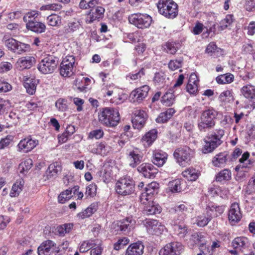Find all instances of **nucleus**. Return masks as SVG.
<instances>
[{"mask_svg": "<svg viewBox=\"0 0 255 255\" xmlns=\"http://www.w3.org/2000/svg\"><path fill=\"white\" fill-rule=\"evenodd\" d=\"M223 135V130L220 129L217 131L209 133L204 138V144L202 148V152L204 154L213 152L222 143L221 138Z\"/></svg>", "mask_w": 255, "mask_h": 255, "instance_id": "f257e3e1", "label": "nucleus"}, {"mask_svg": "<svg viewBox=\"0 0 255 255\" xmlns=\"http://www.w3.org/2000/svg\"><path fill=\"white\" fill-rule=\"evenodd\" d=\"M99 120L101 124L106 126L115 127L120 122V114L116 109L107 108L99 114Z\"/></svg>", "mask_w": 255, "mask_h": 255, "instance_id": "f03ea898", "label": "nucleus"}, {"mask_svg": "<svg viewBox=\"0 0 255 255\" xmlns=\"http://www.w3.org/2000/svg\"><path fill=\"white\" fill-rule=\"evenodd\" d=\"M216 112L213 109L204 111L198 120V128L200 131H206L215 125Z\"/></svg>", "mask_w": 255, "mask_h": 255, "instance_id": "7ed1b4c3", "label": "nucleus"}, {"mask_svg": "<svg viewBox=\"0 0 255 255\" xmlns=\"http://www.w3.org/2000/svg\"><path fill=\"white\" fill-rule=\"evenodd\" d=\"M157 6L160 14L166 18L173 19L178 15V5L173 0H159Z\"/></svg>", "mask_w": 255, "mask_h": 255, "instance_id": "20e7f679", "label": "nucleus"}, {"mask_svg": "<svg viewBox=\"0 0 255 255\" xmlns=\"http://www.w3.org/2000/svg\"><path fill=\"white\" fill-rule=\"evenodd\" d=\"M134 181L130 176H124L118 180L116 184L117 192L121 195L126 196L134 191Z\"/></svg>", "mask_w": 255, "mask_h": 255, "instance_id": "39448f33", "label": "nucleus"}, {"mask_svg": "<svg viewBox=\"0 0 255 255\" xmlns=\"http://www.w3.org/2000/svg\"><path fill=\"white\" fill-rule=\"evenodd\" d=\"M194 155V150L187 146L177 148L173 153L176 162L181 166H185L186 164H189Z\"/></svg>", "mask_w": 255, "mask_h": 255, "instance_id": "423d86ee", "label": "nucleus"}, {"mask_svg": "<svg viewBox=\"0 0 255 255\" xmlns=\"http://www.w3.org/2000/svg\"><path fill=\"white\" fill-rule=\"evenodd\" d=\"M57 64V58L53 55H48L41 60L37 68L42 74H51L56 69Z\"/></svg>", "mask_w": 255, "mask_h": 255, "instance_id": "0eeeda50", "label": "nucleus"}, {"mask_svg": "<svg viewBox=\"0 0 255 255\" xmlns=\"http://www.w3.org/2000/svg\"><path fill=\"white\" fill-rule=\"evenodd\" d=\"M129 22L138 28L148 27L152 21V18L147 14L140 13H133L128 17Z\"/></svg>", "mask_w": 255, "mask_h": 255, "instance_id": "6e6552de", "label": "nucleus"}, {"mask_svg": "<svg viewBox=\"0 0 255 255\" xmlns=\"http://www.w3.org/2000/svg\"><path fill=\"white\" fill-rule=\"evenodd\" d=\"M75 66V57L73 55L66 56L60 64V73L61 75L64 77L71 76L74 73Z\"/></svg>", "mask_w": 255, "mask_h": 255, "instance_id": "1a4fd4ad", "label": "nucleus"}, {"mask_svg": "<svg viewBox=\"0 0 255 255\" xmlns=\"http://www.w3.org/2000/svg\"><path fill=\"white\" fill-rule=\"evenodd\" d=\"M142 223L149 234L159 235L165 229L164 226L156 220L146 219L142 221Z\"/></svg>", "mask_w": 255, "mask_h": 255, "instance_id": "9d476101", "label": "nucleus"}, {"mask_svg": "<svg viewBox=\"0 0 255 255\" xmlns=\"http://www.w3.org/2000/svg\"><path fill=\"white\" fill-rule=\"evenodd\" d=\"M184 246L181 243L172 242L166 244L159 252V255H180L183 251Z\"/></svg>", "mask_w": 255, "mask_h": 255, "instance_id": "9b49d317", "label": "nucleus"}, {"mask_svg": "<svg viewBox=\"0 0 255 255\" xmlns=\"http://www.w3.org/2000/svg\"><path fill=\"white\" fill-rule=\"evenodd\" d=\"M39 144V141L28 136L20 140L17 145V151L23 153L31 151Z\"/></svg>", "mask_w": 255, "mask_h": 255, "instance_id": "f8f14e48", "label": "nucleus"}, {"mask_svg": "<svg viewBox=\"0 0 255 255\" xmlns=\"http://www.w3.org/2000/svg\"><path fill=\"white\" fill-rule=\"evenodd\" d=\"M159 185L155 182H152L148 184L145 188L144 191L141 193L140 196V202L145 204L148 200H151L154 195L158 192Z\"/></svg>", "mask_w": 255, "mask_h": 255, "instance_id": "ddd939ff", "label": "nucleus"}, {"mask_svg": "<svg viewBox=\"0 0 255 255\" xmlns=\"http://www.w3.org/2000/svg\"><path fill=\"white\" fill-rule=\"evenodd\" d=\"M228 215L229 222L232 226L235 225L241 221L242 214L238 203H234L231 204Z\"/></svg>", "mask_w": 255, "mask_h": 255, "instance_id": "4468645a", "label": "nucleus"}, {"mask_svg": "<svg viewBox=\"0 0 255 255\" xmlns=\"http://www.w3.org/2000/svg\"><path fill=\"white\" fill-rule=\"evenodd\" d=\"M150 88L145 85L132 91L130 95V100L133 103H141L147 96Z\"/></svg>", "mask_w": 255, "mask_h": 255, "instance_id": "2eb2a0df", "label": "nucleus"}, {"mask_svg": "<svg viewBox=\"0 0 255 255\" xmlns=\"http://www.w3.org/2000/svg\"><path fill=\"white\" fill-rule=\"evenodd\" d=\"M134 117L132 120V126L134 129H141L144 126L147 119L146 113L140 109L134 112Z\"/></svg>", "mask_w": 255, "mask_h": 255, "instance_id": "dca6fc26", "label": "nucleus"}, {"mask_svg": "<svg viewBox=\"0 0 255 255\" xmlns=\"http://www.w3.org/2000/svg\"><path fill=\"white\" fill-rule=\"evenodd\" d=\"M136 221L132 217H128L118 222L120 230L125 234H129L135 228Z\"/></svg>", "mask_w": 255, "mask_h": 255, "instance_id": "f3484780", "label": "nucleus"}, {"mask_svg": "<svg viewBox=\"0 0 255 255\" xmlns=\"http://www.w3.org/2000/svg\"><path fill=\"white\" fill-rule=\"evenodd\" d=\"M105 8L101 6L93 7L86 18V22L87 23H91L95 21H100L104 16Z\"/></svg>", "mask_w": 255, "mask_h": 255, "instance_id": "a211bd4d", "label": "nucleus"}, {"mask_svg": "<svg viewBox=\"0 0 255 255\" xmlns=\"http://www.w3.org/2000/svg\"><path fill=\"white\" fill-rule=\"evenodd\" d=\"M216 211V208H206V213L199 215L196 219V223L198 227H203L206 226L211 220L213 217L218 216V214L213 215L212 213L214 210Z\"/></svg>", "mask_w": 255, "mask_h": 255, "instance_id": "6ab92c4d", "label": "nucleus"}, {"mask_svg": "<svg viewBox=\"0 0 255 255\" xmlns=\"http://www.w3.org/2000/svg\"><path fill=\"white\" fill-rule=\"evenodd\" d=\"M56 244L52 241L46 240L42 242L37 249L38 255H50L56 252Z\"/></svg>", "mask_w": 255, "mask_h": 255, "instance_id": "aec40b11", "label": "nucleus"}, {"mask_svg": "<svg viewBox=\"0 0 255 255\" xmlns=\"http://www.w3.org/2000/svg\"><path fill=\"white\" fill-rule=\"evenodd\" d=\"M144 177L153 178L157 173V169L152 164L148 163H142L137 168Z\"/></svg>", "mask_w": 255, "mask_h": 255, "instance_id": "412c9836", "label": "nucleus"}, {"mask_svg": "<svg viewBox=\"0 0 255 255\" xmlns=\"http://www.w3.org/2000/svg\"><path fill=\"white\" fill-rule=\"evenodd\" d=\"M168 154L160 149H155L152 151V161L158 167H162L166 162Z\"/></svg>", "mask_w": 255, "mask_h": 255, "instance_id": "4be33fe9", "label": "nucleus"}, {"mask_svg": "<svg viewBox=\"0 0 255 255\" xmlns=\"http://www.w3.org/2000/svg\"><path fill=\"white\" fill-rule=\"evenodd\" d=\"M88 150L94 154L105 155L109 152V146L106 145L105 142H97L94 144L89 145Z\"/></svg>", "mask_w": 255, "mask_h": 255, "instance_id": "5701e85b", "label": "nucleus"}, {"mask_svg": "<svg viewBox=\"0 0 255 255\" xmlns=\"http://www.w3.org/2000/svg\"><path fill=\"white\" fill-rule=\"evenodd\" d=\"M232 246L234 249L243 251L244 250L248 248L250 245L249 240L244 236L237 237L232 242Z\"/></svg>", "mask_w": 255, "mask_h": 255, "instance_id": "b1692460", "label": "nucleus"}, {"mask_svg": "<svg viewBox=\"0 0 255 255\" xmlns=\"http://www.w3.org/2000/svg\"><path fill=\"white\" fill-rule=\"evenodd\" d=\"M61 166L58 162L51 164L43 175V179L45 181L57 177L58 173L61 171Z\"/></svg>", "mask_w": 255, "mask_h": 255, "instance_id": "393cba45", "label": "nucleus"}, {"mask_svg": "<svg viewBox=\"0 0 255 255\" xmlns=\"http://www.w3.org/2000/svg\"><path fill=\"white\" fill-rule=\"evenodd\" d=\"M142 157V154L137 150L129 151L128 155L129 166L133 168L135 167L141 162Z\"/></svg>", "mask_w": 255, "mask_h": 255, "instance_id": "a878e982", "label": "nucleus"}, {"mask_svg": "<svg viewBox=\"0 0 255 255\" xmlns=\"http://www.w3.org/2000/svg\"><path fill=\"white\" fill-rule=\"evenodd\" d=\"M199 79L195 73H192L189 77L186 89L187 92L190 94H195L198 90Z\"/></svg>", "mask_w": 255, "mask_h": 255, "instance_id": "bb28decb", "label": "nucleus"}, {"mask_svg": "<svg viewBox=\"0 0 255 255\" xmlns=\"http://www.w3.org/2000/svg\"><path fill=\"white\" fill-rule=\"evenodd\" d=\"M35 63V58L31 56L22 57L18 60L16 65L17 69L22 70L29 69Z\"/></svg>", "mask_w": 255, "mask_h": 255, "instance_id": "cd10ccee", "label": "nucleus"}, {"mask_svg": "<svg viewBox=\"0 0 255 255\" xmlns=\"http://www.w3.org/2000/svg\"><path fill=\"white\" fill-rule=\"evenodd\" d=\"M144 246L142 243L138 242L129 246L126 250V255H142Z\"/></svg>", "mask_w": 255, "mask_h": 255, "instance_id": "c85d7f7f", "label": "nucleus"}, {"mask_svg": "<svg viewBox=\"0 0 255 255\" xmlns=\"http://www.w3.org/2000/svg\"><path fill=\"white\" fill-rule=\"evenodd\" d=\"M241 93L253 105L255 104V86L252 85L244 86L241 89Z\"/></svg>", "mask_w": 255, "mask_h": 255, "instance_id": "c756f323", "label": "nucleus"}, {"mask_svg": "<svg viewBox=\"0 0 255 255\" xmlns=\"http://www.w3.org/2000/svg\"><path fill=\"white\" fill-rule=\"evenodd\" d=\"M26 27L28 30H31L37 33L44 32L46 29L45 25L41 22L33 20L26 24Z\"/></svg>", "mask_w": 255, "mask_h": 255, "instance_id": "7c9ffc66", "label": "nucleus"}, {"mask_svg": "<svg viewBox=\"0 0 255 255\" xmlns=\"http://www.w3.org/2000/svg\"><path fill=\"white\" fill-rule=\"evenodd\" d=\"M157 137V130L152 129L146 132L142 138V141L144 146H150Z\"/></svg>", "mask_w": 255, "mask_h": 255, "instance_id": "2f4dec72", "label": "nucleus"}, {"mask_svg": "<svg viewBox=\"0 0 255 255\" xmlns=\"http://www.w3.org/2000/svg\"><path fill=\"white\" fill-rule=\"evenodd\" d=\"M162 211L161 206L154 202H149L143 210V214L146 215H153L159 214Z\"/></svg>", "mask_w": 255, "mask_h": 255, "instance_id": "473e14b6", "label": "nucleus"}, {"mask_svg": "<svg viewBox=\"0 0 255 255\" xmlns=\"http://www.w3.org/2000/svg\"><path fill=\"white\" fill-rule=\"evenodd\" d=\"M99 239H90L84 241L82 242L79 248V251L80 253H84L87 252L90 249L96 246V245L99 244Z\"/></svg>", "mask_w": 255, "mask_h": 255, "instance_id": "72a5a7b5", "label": "nucleus"}, {"mask_svg": "<svg viewBox=\"0 0 255 255\" xmlns=\"http://www.w3.org/2000/svg\"><path fill=\"white\" fill-rule=\"evenodd\" d=\"M79 189L78 186H75L71 189H67L62 193L58 197V201L59 203L63 204L69 200L72 197V192L75 194L76 191Z\"/></svg>", "mask_w": 255, "mask_h": 255, "instance_id": "f704fd0d", "label": "nucleus"}, {"mask_svg": "<svg viewBox=\"0 0 255 255\" xmlns=\"http://www.w3.org/2000/svg\"><path fill=\"white\" fill-rule=\"evenodd\" d=\"M36 85V80L33 78H26L24 80L23 86L26 89V92L29 95L35 93Z\"/></svg>", "mask_w": 255, "mask_h": 255, "instance_id": "c9c22d12", "label": "nucleus"}, {"mask_svg": "<svg viewBox=\"0 0 255 255\" xmlns=\"http://www.w3.org/2000/svg\"><path fill=\"white\" fill-rule=\"evenodd\" d=\"M200 172L196 169L189 167L185 170L182 173V176L189 181H195L199 176Z\"/></svg>", "mask_w": 255, "mask_h": 255, "instance_id": "e433bc0d", "label": "nucleus"}, {"mask_svg": "<svg viewBox=\"0 0 255 255\" xmlns=\"http://www.w3.org/2000/svg\"><path fill=\"white\" fill-rule=\"evenodd\" d=\"M194 210V208L192 205L187 203L181 204L175 207V211L178 214L185 217L188 214L191 213Z\"/></svg>", "mask_w": 255, "mask_h": 255, "instance_id": "4c0bfd02", "label": "nucleus"}, {"mask_svg": "<svg viewBox=\"0 0 255 255\" xmlns=\"http://www.w3.org/2000/svg\"><path fill=\"white\" fill-rule=\"evenodd\" d=\"M166 74L162 71L155 73L153 79L154 85L158 88L164 87L166 84Z\"/></svg>", "mask_w": 255, "mask_h": 255, "instance_id": "58836bf2", "label": "nucleus"}, {"mask_svg": "<svg viewBox=\"0 0 255 255\" xmlns=\"http://www.w3.org/2000/svg\"><path fill=\"white\" fill-rule=\"evenodd\" d=\"M175 113L173 108H169L165 112L161 113L156 119V122L158 123H164L167 122Z\"/></svg>", "mask_w": 255, "mask_h": 255, "instance_id": "ea45409f", "label": "nucleus"}, {"mask_svg": "<svg viewBox=\"0 0 255 255\" xmlns=\"http://www.w3.org/2000/svg\"><path fill=\"white\" fill-rule=\"evenodd\" d=\"M97 210V206L96 204H92L84 211L78 214L77 217L81 219L89 217Z\"/></svg>", "mask_w": 255, "mask_h": 255, "instance_id": "a19ab883", "label": "nucleus"}, {"mask_svg": "<svg viewBox=\"0 0 255 255\" xmlns=\"http://www.w3.org/2000/svg\"><path fill=\"white\" fill-rule=\"evenodd\" d=\"M183 180L176 179L169 182L168 184L169 190L172 193H178L181 191V184Z\"/></svg>", "mask_w": 255, "mask_h": 255, "instance_id": "79ce46f5", "label": "nucleus"}, {"mask_svg": "<svg viewBox=\"0 0 255 255\" xmlns=\"http://www.w3.org/2000/svg\"><path fill=\"white\" fill-rule=\"evenodd\" d=\"M24 181L22 179L17 180L13 185L10 192V196L11 197L18 196L21 192L23 187Z\"/></svg>", "mask_w": 255, "mask_h": 255, "instance_id": "37998d69", "label": "nucleus"}, {"mask_svg": "<svg viewBox=\"0 0 255 255\" xmlns=\"http://www.w3.org/2000/svg\"><path fill=\"white\" fill-rule=\"evenodd\" d=\"M73 228V224L72 223L64 224L58 226L56 228V232L57 234L61 237L64 236L66 234L70 233Z\"/></svg>", "mask_w": 255, "mask_h": 255, "instance_id": "c03bdc74", "label": "nucleus"}, {"mask_svg": "<svg viewBox=\"0 0 255 255\" xmlns=\"http://www.w3.org/2000/svg\"><path fill=\"white\" fill-rule=\"evenodd\" d=\"M33 161L30 158H27L22 161L18 166L19 172L24 174L27 172L32 166Z\"/></svg>", "mask_w": 255, "mask_h": 255, "instance_id": "a18cd8bd", "label": "nucleus"}, {"mask_svg": "<svg viewBox=\"0 0 255 255\" xmlns=\"http://www.w3.org/2000/svg\"><path fill=\"white\" fill-rule=\"evenodd\" d=\"M47 24L52 26H59L61 23V18L56 14H51L47 18Z\"/></svg>", "mask_w": 255, "mask_h": 255, "instance_id": "49530a36", "label": "nucleus"}, {"mask_svg": "<svg viewBox=\"0 0 255 255\" xmlns=\"http://www.w3.org/2000/svg\"><path fill=\"white\" fill-rule=\"evenodd\" d=\"M100 0H81L79 3V7L81 9H86L95 7Z\"/></svg>", "mask_w": 255, "mask_h": 255, "instance_id": "de8ad7c7", "label": "nucleus"}, {"mask_svg": "<svg viewBox=\"0 0 255 255\" xmlns=\"http://www.w3.org/2000/svg\"><path fill=\"white\" fill-rule=\"evenodd\" d=\"M174 229L175 234L180 238H184L187 234V228L183 225H175Z\"/></svg>", "mask_w": 255, "mask_h": 255, "instance_id": "09e8293b", "label": "nucleus"}, {"mask_svg": "<svg viewBox=\"0 0 255 255\" xmlns=\"http://www.w3.org/2000/svg\"><path fill=\"white\" fill-rule=\"evenodd\" d=\"M235 21L233 14H228L224 18V30L228 29L229 30L234 28Z\"/></svg>", "mask_w": 255, "mask_h": 255, "instance_id": "8fccbe9b", "label": "nucleus"}, {"mask_svg": "<svg viewBox=\"0 0 255 255\" xmlns=\"http://www.w3.org/2000/svg\"><path fill=\"white\" fill-rule=\"evenodd\" d=\"M250 156V153L249 152L247 151L243 153L242 156V157L240 159L239 161L240 163L236 167V170L239 171L244 168H247L248 163H245V161L248 160Z\"/></svg>", "mask_w": 255, "mask_h": 255, "instance_id": "3c124183", "label": "nucleus"}, {"mask_svg": "<svg viewBox=\"0 0 255 255\" xmlns=\"http://www.w3.org/2000/svg\"><path fill=\"white\" fill-rule=\"evenodd\" d=\"M174 95L172 93L167 92L162 97V102L166 106H172L174 102Z\"/></svg>", "mask_w": 255, "mask_h": 255, "instance_id": "603ef678", "label": "nucleus"}, {"mask_svg": "<svg viewBox=\"0 0 255 255\" xmlns=\"http://www.w3.org/2000/svg\"><path fill=\"white\" fill-rule=\"evenodd\" d=\"M145 74V70L143 68L140 69L138 72L134 73H129L126 77L128 80L134 81L136 80L140 79Z\"/></svg>", "mask_w": 255, "mask_h": 255, "instance_id": "864d4df0", "label": "nucleus"}, {"mask_svg": "<svg viewBox=\"0 0 255 255\" xmlns=\"http://www.w3.org/2000/svg\"><path fill=\"white\" fill-rule=\"evenodd\" d=\"M204 238L202 233H195L192 235L189 243L190 244V246H193L195 244L202 242Z\"/></svg>", "mask_w": 255, "mask_h": 255, "instance_id": "5fc2aeb1", "label": "nucleus"}, {"mask_svg": "<svg viewBox=\"0 0 255 255\" xmlns=\"http://www.w3.org/2000/svg\"><path fill=\"white\" fill-rule=\"evenodd\" d=\"M38 15V11L36 10H32L27 12L23 16V19L26 24L32 21L33 20H36L35 18Z\"/></svg>", "mask_w": 255, "mask_h": 255, "instance_id": "6e6d98bb", "label": "nucleus"}, {"mask_svg": "<svg viewBox=\"0 0 255 255\" xmlns=\"http://www.w3.org/2000/svg\"><path fill=\"white\" fill-rule=\"evenodd\" d=\"M129 242V240L128 238L123 237L119 239L116 243H115L114 245V249L116 251H119L128 244Z\"/></svg>", "mask_w": 255, "mask_h": 255, "instance_id": "4d7b16f0", "label": "nucleus"}, {"mask_svg": "<svg viewBox=\"0 0 255 255\" xmlns=\"http://www.w3.org/2000/svg\"><path fill=\"white\" fill-rule=\"evenodd\" d=\"M163 48L167 53L171 54H175L177 50L176 44L174 42H168L166 43L163 46Z\"/></svg>", "mask_w": 255, "mask_h": 255, "instance_id": "13d9d810", "label": "nucleus"}, {"mask_svg": "<svg viewBox=\"0 0 255 255\" xmlns=\"http://www.w3.org/2000/svg\"><path fill=\"white\" fill-rule=\"evenodd\" d=\"M81 26L80 22L78 20H74L69 22L68 28L66 29L67 32H73L79 29Z\"/></svg>", "mask_w": 255, "mask_h": 255, "instance_id": "bf43d9fd", "label": "nucleus"}, {"mask_svg": "<svg viewBox=\"0 0 255 255\" xmlns=\"http://www.w3.org/2000/svg\"><path fill=\"white\" fill-rule=\"evenodd\" d=\"M97 191V186L95 184L92 183L87 186L85 193L87 197H92L96 195Z\"/></svg>", "mask_w": 255, "mask_h": 255, "instance_id": "052dcab7", "label": "nucleus"}, {"mask_svg": "<svg viewBox=\"0 0 255 255\" xmlns=\"http://www.w3.org/2000/svg\"><path fill=\"white\" fill-rule=\"evenodd\" d=\"M29 48V45L18 41V44H16V47L14 49L13 52L17 54H21L22 53L27 51Z\"/></svg>", "mask_w": 255, "mask_h": 255, "instance_id": "680f3d73", "label": "nucleus"}, {"mask_svg": "<svg viewBox=\"0 0 255 255\" xmlns=\"http://www.w3.org/2000/svg\"><path fill=\"white\" fill-rule=\"evenodd\" d=\"M12 89L11 85L0 77V93H5Z\"/></svg>", "mask_w": 255, "mask_h": 255, "instance_id": "e2e57ef3", "label": "nucleus"}, {"mask_svg": "<svg viewBox=\"0 0 255 255\" xmlns=\"http://www.w3.org/2000/svg\"><path fill=\"white\" fill-rule=\"evenodd\" d=\"M13 136L8 135L5 137L2 138L0 141V149H2L7 147L13 141Z\"/></svg>", "mask_w": 255, "mask_h": 255, "instance_id": "0e129e2a", "label": "nucleus"}, {"mask_svg": "<svg viewBox=\"0 0 255 255\" xmlns=\"http://www.w3.org/2000/svg\"><path fill=\"white\" fill-rule=\"evenodd\" d=\"M255 192V176L252 177L249 180L248 185L246 188V194L250 195Z\"/></svg>", "mask_w": 255, "mask_h": 255, "instance_id": "69168bd1", "label": "nucleus"}, {"mask_svg": "<svg viewBox=\"0 0 255 255\" xmlns=\"http://www.w3.org/2000/svg\"><path fill=\"white\" fill-rule=\"evenodd\" d=\"M99 244L96 245V247L92 248L90 251L91 255H102L104 248L102 242L100 240H99Z\"/></svg>", "mask_w": 255, "mask_h": 255, "instance_id": "338daca9", "label": "nucleus"}, {"mask_svg": "<svg viewBox=\"0 0 255 255\" xmlns=\"http://www.w3.org/2000/svg\"><path fill=\"white\" fill-rule=\"evenodd\" d=\"M182 60H171L168 63V67L172 70H175L181 67Z\"/></svg>", "mask_w": 255, "mask_h": 255, "instance_id": "774afa93", "label": "nucleus"}]
</instances>
